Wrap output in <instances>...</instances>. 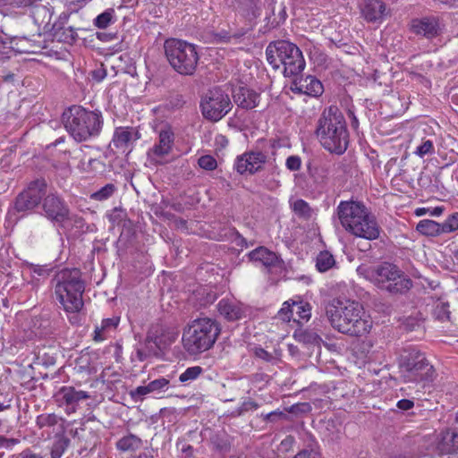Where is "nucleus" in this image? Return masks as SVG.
Wrapping results in <instances>:
<instances>
[{
    "mask_svg": "<svg viewBox=\"0 0 458 458\" xmlns=\"http://www.w3.org/2000/svg\"><path fill=\"white\" fill-rule=\"evenodd\" d=\"M326 315L333 328L351 336H363L372 328L371 317L355 301L335 298L326 306Z\"/></svg>",
    "mask_w": 458,
    "mask_h": 458,
    "instance_id": "1",
    "label": "nucleus"
},
{
    "mask_svg": "<svg viewBox=\"0 0 458 458\" xmlns=\"http://www.w3.org/2000/svg\"><path fill=\"white\" fill-rule=\"evenodd\" d=\"M336 215L342 227L355 237L374 241L380 235L381 229L377 218L360 201H340Z\"/></svg>",
    "mask_w": 458,
    "mask_h": 458,
    "instance_id": "2",
    "label": "nucleus"
},
{
    "mask_svg": "<svg viewBox=\"0 0 458 458\" xmlns=\"http://www.w3.org/2000/svg\"><path fill=\"white\" fill-rule=\"evenodd\" d=\"M53 284L56 300L66 313L72 314L69 317L70 322L78 324L80 322L78 314L84 306L82 294L85 291L81 270L62 269L55 275Z\"/></svg>",
    "mask_w": 458,
    "mask_h": 458,
    "instance_id": "3",
    "label": "nucleus"
},
{
    "mask_svg": "<svg viewBox=\"0 0 458 458\" xmlns=\"http://www.w3.org/2000/svg\"><path fill=\"white\" fill-rule=\"evenodd\" d=\"M315 134L330 153L344 154L349 145V133L344 114L336 106L326 108L317 121Z\"/></svg>",
    "mask_w": 458,
    "mask_h": 458,
    "instance_id": "4",
    "label": "nucleus"
},
{
    "mask_svg": "<svg viewBox=\"0 0 458 458\" xmlns=\"http://www.w3.org/2000/svg\"><path fill=\"white\" fill-rule=\"evenodd\" d=\"M63 123L68 133L77 142H82L98 137L104 121L100 111L74 105L63 113Z\"/></svg>",
    "mask_w": 458,
    "mask_h": 458,
    "instance_id": "5",
    "label": "nucleus"
},
{
    "mask_svg": "<svg viewBox=\"0 0 458 458\" xmlns=\"http://www.w3.org/2000/svg\"><path fill=\"white\" fill-rule=\"evenodd\" d=\"M220 332V325L216 319L196 318L183 329L182 336L183 349L191 356L205 352L214 346Z\"/></svg>",
    "mask_w": 458,
    "mask_h": 458,
    "instance_id": "6",
    "label": "nucleus"
},
{
    "mask_svg": "<svg viewBox=\"0 0 458 458\" xmlns=\"http://www.w3.org/2000/svg\"><path fill=\"white\" fill-rule=\"evenodd\" d=\"M266 55L272 68L274 70L282 68L285 77L297 76L306 65L301 49L287 40L270 42L266 48Z\"/></svg>",
    "mask_w": 458,
    "mask_h": 458,
    "instance_id": "7",
    "label": "nucleus"
},
{
    "mask_svg": "<svg viewBox=\"0 0 458 458\" xmlns=\"http://www.w3.org/2000/svg\"><path fill=\"white\" fill-rule=\"evenodd\" d=\"M400 377L405 383H431L436 378V370L424 352L418 349L404 350L398 360Z\"/></svg>",
    "mask_w": 458,
    "mask_h": 458,
    "instance_id": "8",
    "label": "nucleus"
},
{
    "mask_svg": "<svg viewBox=\"0 0 458 458\" xmlns=\"http://www.w3.org/2000/svg\"><path fill=\"white\" fill-rule=\"evenodd\" d=\"M165 54L173 69L181 75H192L197 68L199 55L196 47L187 41L168 38L164 43Z\"/></svg>",
    "mask_w": 458,
    "mask_h": 458,
    "instance_id": "9",
    "label": "nucleus"
},
{
    "mask_svg": "<svg viewBox=\"0 0 458 458\" xmlns=\"http://www.w3.org/2000/svg\"><path fill=\"white\" fill-rule=\"evenodd\" d=\"M41 208L43 215L64 230H72L73 227L81 230L84 226V219L71 213L69 206L56 191H47Z\"/></svg>",
    "mask_w": 458,
    "mask_h": 458,
    "instance_id": "10",
    "label": "nucleus"
},
{
    "mask_svg": "<svg viewBox=\"0 0 458 458\" xmlns=\"http://www.w3.org/2000/svg\"><path fill=\"white\" fill-rule=\"evenodd\" d=\"M378 288L393 294H403L412 287V281L394 264L384 262L375 267L369 275Z\"/></svg>",
    "mask_w": 458,
    "mask_h": 458,
    "instance_id": "11",
    "label": "nucleus"
},
{
    "mask_svg": "<svg viewBox=\"0 0 458 458\" xmlns=\"http://www.w3.org/2000/svg\"><path fill=\"white\" fill-rule=\"evenodd\" d=\"M200 108L205 119L218 122L232 110L233 103L225 91L215 88L202 97Z\"/></svg>",
    "mask_w": 458,
    "mask_h": 458,
    "instance_id": "12",
    "label": "nucleus"
},
{
    "mask_svg": "<svg viewBox=\"0 0 458 458\" xmlns=\"http://www.w3.org/2000/svg\"><path fill=\"white\" fill-rule=\"evenodd\" d=\"M47 183L45 179L30 182L15 199L13 208L18 213H30L38 208L46 195Z\"/></svg>",
    "mask_w": 458,
    "mask_h": 458,
    "instance_id": "13",
    "label": "nucleus"
},
{
    "mask_svg": "<svg viewBox=\"0 0 458 458\" xmlns=\"http://www.w3.org/2000/svg\"><path fill=\"white\" fill-rule=\"evenodd\" d=\"M267 158V155L259 149L246 151L236 157L234 169L240 174H254L263 169Z\"/></svg>",
    "mask_w": 458,
    "mask_h": 458,
    "instance_id": "14",
    "label": "nucleus"
},
{
    "mask_svg": "<svg viewBox=\"0 0 458 458\" xmlns=\"http://www.w3.org/2000/svg\"><path fill=\"white\" fill-rule=\"evenodd\" d=\"M410 30L417 36L432 39L442 34L443 26L438 17L425 16L412 19L410 22Z\"/></svg>",
    "mask_w": 458,
    "mask_h": 458,
    "instance_id": "15",
    "label": "nucleus"
},
{
    "mask_svg": "<svg viewBox=\"0 0 458 458\" xmlns=\"http://www.w3.org/2000/svg\"><path fill=\"white\" fill-rule=\"evenodd\" d=\"M140 137L139 131L132 127H118L114 131L112 143L122 153H130Z\"/></svg>",
    "mask_w": 458,
    "mask_h": 458,
    "instance_id": "16",
    "label": "nucleus"
},
{
    "mask_svg": "<svg viewBox=\"0 0 458 458\" xmlns=\"http://www.w3.org/2000/svg\"><path fill=\"white\" fill-rule=\"evenodd\" d=\"M174 133L171 127L165 126L158 134V140L148 150V155L152 158H161L167 156L174 146Z\"/></svg>",
    "mask_w": 458,
    "mask_h": 458,
    "instance_id": "17",
    "label": "nucleus"
},
{
    "mask_svg": "<svg viewBox=\"0 0 458 458\" xmlns=\"http://www.w3.org/2000/svg\"><path fill=\"white\" fill-rule=\"evenodd\" d=\"M219 314L229 321H235L245 316L246 308L235 299L224 298L217 304Z\"/></svg>",
    "mask_w": 458,
    "mask_h": 458,
    "instance_id": "18",
    "label": "nucleus"
},
{
    "mask_svg": "<svg viewBox=\"0 0 458 458\" xmlns=\"http://www.w3.org/2000/svg\"><path fill=\"white\" fill-rule=\"evenodd\" d=\"M291 89L294 92L303 93L310 97H318L324 91L320 81L310 75L295 80Z\"/></svg>",
    "mask_w": 458,
    "mask_h": 458,
    "instance_id": "19",
    "label": "nucleus"
},
{
    "mask_svg": "<svg viewBox=\"0 0 458 458\" xmlns=\"http://www.w3.org/2000/svg\"><path fill=\"white\" fill-rule=\"evenodd\" d=\"M360 11L362 17L368 22H377L384 19L386 6L381 0H366Z\"/></svg>",
    "mask_w": 458,
    "mask_h": 458,
    "instance_id": "20",
    "label": "nucleus"
},
{
    "mask_svg": "<svg viewBox=\"0 0 458 458\" xmlns=\"http://www.w3.org/2000/svg\"><path fill=\"white\" fill-rule=\"evenodd\" d=\"M57 396L63 403L71 407L72 411H75L76 405L82 400L90 398L88 392L82 390H77L73 386H63L57 393Z\"/></svg>",
    "mask_w": 458,
    "mask_h": 458,
    "instance_id": "21",
    "label": "nucleus"
},
{
    "mask_svg": "<svg viewBox=\"0 0 458 458\" xmlns=\"http://www.w3.org/2000/svg\"><path fill=\"white\" fill-rule=\"evenodd\" d=\"M233 99L239 107L249 110L258 106L260 96L250 89L241 87L235 91Z\"/></svg>",
    "mask_w": 458,
    "mask_h": 458,
    "instance_id": "22",
    "label": "nucleus"
},
{
    "mask_svg": "<svg viewBox=\"0 0 458 458\" xmlns=\"http://www.w3.org/2000/svg\"><path fill=\"white\" fill-rule=\"evenodd\" d=\"M437 447L442 454L458 451V432L453 429L443 431Z\"/></svg>",
    "mask_w": 458,
    "mask_h": 458,
    "instance_id": "23",
    "label": "nucleus"
},
{
    "mask_svg": "<svg viewBox=\"0 0 458 458\" xmlns=\"http://www.w3.org/2000/svg\"><path fill=\"white\" fill-rule=\"evenodd\" d=\"M248 256L251 261L259 262L265 267H272L279 262L276 254L266 247H258L251 250Z\"/></svg>",
    "mask_w": 458,
    "mask_h": 458,
    "instance_id": "24",
    "label": "nucleus"
},
{
    "mask_svg": "<svg viewBox=\"0 0 458 458\" xmlns=\"http://www.w3.org/2000/svg\"><path fill=\"white\" fill-rule=\"evenodd\" d=\"M142 445V439L132 433L123 436L115 443L116 449L123 453H135Z\"/></svg>",
    "mask_w": 458,
    "mask_h": 458,
    "instance_id": "25",
    "label": "nucleus"
},
{
    "mask_svg": "<svg viewBox=\"0 0 458 458\" xmlns=\"http://www.w3.org/2000/svg\"><path fill=\"white\" fill-rule=\"evenodd\" d=\"M416 230L423 235L437 237L442 235L441 232V223L431 219H423L420 220L417 225Z\"/></svg>",
    "mask_w": 458,
    "mask_h": 458,
    "instance_id": "26",
    "label": "nucleus"
},
{
    "mask_svg": "<svg viewBox=\"0 0 458 458\" xmlns=\"http://www.w3.org/2000/svg\"><path fill=\"white\" fill-rule=\"evenodd\" d=\"M291 313L295 317V319H293V322L302 324L310 318L311 307L308 302L302 301H293Z\"/></svg>",
    "mask_w": 458,
    "mask_h": 458,
    "instance_id": "27",
    "label": "nucleus"
},
{
    "mask_svg": "<svg viewBox=\"0 0 458 458\" xmlns=\"http://www.w3.org/2000/svg\"><path fill=\"white\" fill-rule=\"evenodd\" d=\"M120 319L118 317H112L108 318H104L101 321L100 327L97 326L95 328V341H103L105 339V333L110 330L115 329L118 326Z\"/></svg>",
    "mask_w": 458,
    "mask_h": 458,
    "instance_id": "28",
    "label": "nucleus"
},
{
    "mask_svg": "<svg viewBox=\"0 0 458 458\" xmlns=\"http://www.w3.org/2000/svg\"><path fill=\"white\" fill-rule=\"evenodd\" d=\"M310 174L316 183L325 184L329 178L330 167L327 164L317 165L310 169Z\"/></svg>",
    "mask_w": 458,
    "mask_h": 458,
    "instance_id": "29",
    "label": "nucleus"
},
{
    "mask_svg": "<svg viewBox=\"0 0 458 458\" xmlns=\"http://www.w3.org/2000/svg\"><path fill=\"white\" fill-rule=\"evenodd\" d=\"M70 442V439L64 436L57 437L51 446V458H61L69 447Z\"/></svg>",
    "mask_w": 458,
    "mask_h": 458,
    "instance_id": "30",
    "label": "nucleus"
},
{
    "mask_svg": "<svg viewBox=\"0 0 458 458\" xmlns=\"http://www.w3.org/2000/svg\"><path fill=\"white\" fill-rule=\"evenodd\" d=\"M335 263V261L334 256L330 252L325 250V251H321L318 255L317 260H316V267L318 269V271L326 272V271L329 270L331 267H333Z\"/></svg>",
    "mask_w": 458,
    "mask_h": 458,
    "instance_id": "31",
    "label": "nucleus"
},
{
    "mask_svg": "<svg viewBox=\"0 0 458 458\" xmlns=\"http://www.w3.org/2000/svg\"><path fill=\"white\" fill-rule=\"evenodd\" d=\"M203 372L204 369L200 366L189 367L179 376V381L187 385L196 380Z\"/></svg>",
    "mask_w": 458,
    "mask_h": 458,
    "instance_id": "32",
    "label": "nucleus"
},
{
    "mask_svg": "<svg viewBox=\"0 0 458 458\" xmlns=\"http://www.w3.org/2000/svg\"><path fill=\"white\" fill-rule=\"evenodd\" d=\"M114 10L110 8L98 14L94 20V25L98 29H106L114 21Z\"/></svg>",
    "mask_w": 458,
    "mask_h": 458,
    "instance_id": "33",
    "label": "nucleus"
},
{
    "mask_svg": "<svg viewBox=\"0 0 458 458\" xmlns=\"http://www.w3.org/2000/svg\"><path fill=\"white\" fill-rule=\"evenodd\" d=\"M458 231V212L448 216L445 220L441 223L442 234L455 233Z\"/></svg>",
    "mask_w": 458,
    "mask_h": 458,
    "instance_id": "34",
    "label": "nucleus"
},
{
    "mask_svg": "<svg viewBox=\"0 0 458 458\" xmlns=\"http://www.w3.org/2000/svg\"><path fill=\"white\" fill-rule=\"evenodd\" d=\"M115 191L113 183H107L101 189L91 194V199L98 201L106 200L110 198Z\"/></svg>",
    "mask_w": 458,
    "mask_h": 458,
    "instance_id": "35",
    "label": "nucleus"
},
{
    "mask_svg": "<svg viewBox=\"0 0 458 458\" xmlns=\"http://www.w3.org/2000/svg\"><path fill=\"white\" fill-rule=\"evenodd\" d=\"M59 421V418L55 413L41 414L37 417L36 424L39 428L45 427H53Z\"/></svg>",
    "mask_w": 458,
    "mask_h": 458,
    "instance_id": "36",
    "label": "nucleus"
},
{
    "mask_svg": "<svg viewBox=\"0 0 458 458\" xmlns=\"http://www.w3.org/2000/svg\"><path fill=\"white\" fill-rule=\"evenodd\" d=\"M81 167L87 171L101 172L105 166L104 163L98 158H82L80 162Z\"/></svg>",
    "mask_w": 458,
    "mask_h": 458,
    "instance_id": "37",
    "label": "nucleus"
},
{
    "mask_svg": "<svg viewBox=\"0 0 458 458\" xmlns=\"http://www.w3.org/2000/svg\"><path fill=\"white\" fill-rule=\"evenodd\" d=\"M293 212L301 217H309L310 216V208L309 204L303 199H296L292 204Z\"/></svg>",
    "mask_w": 458,
    "mask_h": 458,
    "instance_id": "38",
    "label": "nucleus"
},
{
    "mask_svg": "<svg viewBox=\"0 0 458 458\" xmlns=\"http://www.w3.org/2000/svg\"><path fill=\"white\" fill-rule=\"evenodd\" d=\"M434 151H435V148H434L433 141L430 140H423L421 142V144L416 148L414 154L420 157H424L427 155L433 154Z\"/></svg>",
    "mask_w": 458,
    "mask_h": 458,
    "instance_id": "39",
    "label": "nucleus"
},
{
    "mask_svg": "<svg viewBox=\"0 0 458 458\" xmlns=\"http://www.w3.org/2000/svg\"><path fill=\"white\" fill-rule=\"evenodd\" d=\"M299 340L309 344H319L321 337L312 330H305L299 335Z\"/></svg>",
    "mask_w": 458,
    "mask_h": 458,
    "instance_id": "40",
    "label": "nucleus"
},
{
    "mask_svg": "<svg viewBox=\"0 0 458 458\" xmlns=\"http://www.w3.org/2000/svg\"><path fill=\"white\" fill-rule=\"evenodd\" d=\"M30 269L32 277L38 280L40 277L47 278L52 271V268L48 267L47 265H30Z\"/></svg>",
    "mask_w": 458,
    "mask_h": 458,
    "instance_id": "41",
    "label": "nucleus"
},
{
    "mask_svg": "<svg viewBox=\"0 0 458 458\" xmlns=\"http://www.w3.org/2000/svg\"><path fill=\"white\" fill-rule=\"evenodd\" d=\"M170 381L165 377H159L148 383L151 393H161L169 387Z\"/></svg>",
    "mask_w": 458,
    "mask_h": 458,
    "instance_id": "42",
    "label": "nucleus"
},
{
    "mask_svg": "<svg viewBox=\"0 0 458 458\" xmlns=\"http://www.w3.org/2000/svg\"><path fill=\"white\" fill-rule=\"evenodd\" d=\"M199 165L207 171H213L217 167V162L210 155L201 156L198 160Z\"/></svg>",
    "mask_w": 458,
    "mask_h": 458,
    "instance_id": "43",
    "label": "nucleus"
},
{
    "mask_svg": "<svg viewBox=\"0 0 458 458\" xmlns=\"http://www.w3.org/2000/svg\"><path fill=\"white\" fill-rule=\"evenodd\" d=\"M156 333H158V330H156ZM176 337H177V333L174 332V330H172V331L167 332L166 337H165V335L163 334H161V335L156 334L154 335V342L158 346L161 344L165 345L167 344H171V343L174 342Z\"/></svg>",
    "mask_w": 458,
    "mask_h": 458,
    "instance_id": "44",
    "label": "nucleus"
},
{
    "mask_svg": "<svg viewBox=\"0 0 458 458\" xmlns=\"http://www.w3.org/2000/svg\"><path fill=\"white\" fill-rule=\"evenodd\" d=\"M293 307V301H285L278 311V318L284 322H290L291 320L295 319V317L291 313Z\"/></svg>",
    "mask_w": 458,
    "mask_h": 458,
    "instance_id": "45",
    "label": "nucleus"
},
{
    "mask_svg": "<svg viewBox=\"0 0 458 458\" xmlns=\"http://www.w3.org/2000/svg\"><path fill=\"white\" fill-rule=\"evenodd\" d=\"M253 353L256 358L265 360L267 362H273L276 360V358L272 353L268 352L265 349L259 346H256L253 348Z\"/></svg>",
    "mask_w": 458,
    "mask_h": 458,
    "instance_id": "46",
    "label": "nucleus"
},
{
    "mask_svg": "<svg viewBox=\"0 0 458 458\" xmlns=\"http://www.w3.org/2000/svg\"><path fill=\"white\" fill-rule=\"evenodd\" d=\"M151 390L149 388V385L140 386L136 387L134 390L131 391V396L135 401L142 400V397L150 394Z\"/></svg>",
    "mask_w": 458,
    "mask_h": 458,
    "instance_id": "47",
    "label": "nucleus"
},
{
    "mask_svg": "<svg viewBox=\"0 0 458 458\" xmlns=\"http://www.w3.org/2000/svg\"><path fill=\"white\" fill-rule=\"evenodd\" d=\"M13 8H27L32 6L37 0H4Z\"/></svg>",
    "mask_w": 458,
    "mask_h": 458,
    "instance_id": "48",
    "label": "nucleus"
},
{
    "mask_svg": "<svg viewBox=\"0 0 458 458\" xmlns=\"http://www.w3.org/2000/svg\"><path fill=\"white\" fill-rule=\"evenodd\" d=\"M286 167L290 171H298L301 168V157L298 156H290L287 157L285 162Z\"/></svg>",
    "mask_w": 458,
    "mask_h": 458,
    "instance_id": "49",
    "label": "nucleus"
},
{
    "mask_svg": "<svg viewBox=\"0 0 458 458\" xmlns=\"http://www.w3.org/2000/svg\"><path fill=\"white\" fill-rule=\"evenodd\" d=\"M230 233L232 235L233 241L235 242V244L239 247L247 248L249 246L246 239L239 233L234 228L230 229Z\"/></svg>",
    "mask_w": 458,
    "mask_h": 458,
    "instance_id": "50",
    "label": "nucleus"
},
{
    "mask_svg": "<svg viewBox=\"0 0 458 458\" xmlns=\"http://www.w3.org/2000/svg\"><path fill=\"white\" fill-rule=\"evenodd\" d=\"M150 352L146 351L145 349L141 347H137L135 349V352L131 355L132 360H138V361H144L147 360L148 357H149Z\"/></svg>",
    "mask_w": 458,
    "mask_h": 458,
    "instance_id": "51",
    "label": "nucleus"
},
{
    "mask_svg": "<svg viewBox=\"0 0 458 458\" xmlns=\"http://www.w3.org/2000/svg\"><path fill=\"white\" fill-rule=\"evenodd\" d=\"M10 458H43V456L33 452L30 448H26L19 454L11 455Z\"/></svg>",
    "mask_w": 458,
    "mask_h": 458,
    "instance_id": "52",
    "label": "nucleus"
},
{
    "mask_svg": "<svg viewBox=\"0 0 458 458\" xmlns=\"http://www.w3.org/2000/svg\"><path fill=\"white\" fill-rule=\"evenodd\" d=\"M396 406L402 411H408L414 406V403L409 399H402L397 402Z\"/></svg>",
    "mask_w": 458,
    "mask_h": 458,
    "instance_id": "53",
    "label": "nucleus"
},
{
    "mask_svg": "<svg viewBox=\"0 0 458 458\" xmlns=\"http://www.w3.org/2000/svg\"><path fill=\"white\" fill-rule=\"evenodd\" d=\"M20 440L18 438H8L4 436L3 448L12 449L14 445H18Z\"/></svg>",
    "mask_w": 458,
    "mask_h": 458,
    "instance_id": "54",
    "label": "nucleus"
},
{
    "mask_svg": "<svg viewBox=\"0 0 458 458\" xmlns=\"http://www.w3.org/2000/svg\"><path fill=\"white\" fill-rule=\"evenodd\" d=\"M106 76V72L105 69H98L92 72V78L96 81H103Z\"/></svg>",
    "mask_w": 458,
    "mask_h": 458,
    "instance_id": "55",
    "label": "nucleus"
},
{
    "mask_svg": "<svg viewBox=\"0 0 458 458\" xmlns=\"http://www.w3.org/2000/svg\"><path fill=\"white\" fill-rule=\"evenodd\" d=\"M293 458H319L318 454L314 452L301 451L298 453Z\"/></svg>",
    "mask_w": 458,
    "mask_h": 458,
    "instance_id": "56",
    "label": "nucleus"
},
{
    "mask_svg": "<svg viewBox=\"0 0 458 458\" xmlns=\"http://www.w3.org/2000/svg\"><path fill=\"white\" fill-rule=\"evenodd\" d=\"M349 118L351 119V126L354 130H357L359 127V121H358L356 115L354 114V113L352 112L351 110L349 111Z\"/></svg>",
    "mask_w": 458,
    "mask_h": 458,
    "instance_id": "57",
    "label": "nucleus"
},
{
    "mask_svg": "<svg viewBox=\"0 0 458 458\" xmlns=\"http://www.w3.org/2000/svg\"><path fill=\"white\" fill-rule=\"evenodd\" d=\"M133 458H153V456L150 454L140 453L138 455L134 456Z\"/></svg>",
    "mask_w": 458,
    "mask_h": 458,
    "instance_id": "58",
    "label": "nucleus"
},
{
    "mask_svg": "<svg viewBox=\"0 0 458 458\" xmlns=\"http://www.w3.org/2000/svg\"><path fill=\"white\" fill-rule=\"evenodd\" d=\"M10 407H11V404L9 403V402H7V403H0V411L7 410Z\"/></svg>",
    "mask_w": 458,
    "mask_h": 458,
    "instance_id": "59",
    "label": "nucleus"
},
{
    "mask_svg": "<svg viewBox=\"0 0 458 458\" xmlns=\"http://www.w3.org/2000/svg\"><path fill=\"white\" fill-rule=\"evenodd\" d=\"M277 415V412L276 411H271L269 413H267L266 415V420H272L273 417L276 416Z\"/></svg>",
    "mask_w": 458,
    "mask_h": 458,
    "instance_id": "60",
    "label": "nucleus"
},
{
    "mask_svg": "<svg viewBox=\"0 0 458 458\" xmlns=\"http://www.w3.org/2000/svg\"><path fill=\"white\" fill-rule=\"evenodd\" d=\"M14 78V74L10 73L4 77V81H12Z\"/></svg>",
    "mask_w": 458,
    "mask_h": 458,
    "instance_id": "61",
    "label": "nucleus"
},
{
    "mask_svg": "<svg viewBox=\"0 0 458 458\" xmlns=\"http://www.w3.org/2000/svg\"><path fill=\"white\" fill-rule=\"evenodd\" d=\"M452 101L454 103H458V95H453L452 96Z\"/></svg>",
    "mask_w": 458,
    "mask_h": 458,
    "instance_id": "62",
    "label": "nucleus"
},
{
    "mask_svg": "<svg viewBox=\"0 0 458 458\" xmlns=\"http://www.w3.org/2000/svg\"><path fill=\"white\" fill-rule=\"evenodd\" d=\"M416 214H417L418 216H420V215L424 214V211H423V209H418V210L416 211Z\"/></svg>",
    "mask_w": 458,
    "mask_h": 458,
    "instance_id": "63",
    "label": "nucleus"
},
{
    "mask_svg": "<svg viewBox=\"0 0 458 458\" xmlns=\"http://www.w3.org/2000/svg\"><path fill=\"white\" fill-rule=\"evenodd\" d=\"M454 257L458 259V247H457V250H454Z\"/></svg>",
    "mask_w": 458,
    "mask_h": 458,
    "instance_id": "64",
    "label": "nucleus"
}]
</instances>
